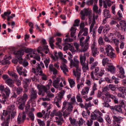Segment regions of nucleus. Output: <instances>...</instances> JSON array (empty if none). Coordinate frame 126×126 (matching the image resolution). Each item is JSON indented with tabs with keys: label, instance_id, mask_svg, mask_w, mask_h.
I'll list each match as a JSON object with an SVG mask.
<instances>
[{
	"label": "nucleus",
	"instance_id": "nucleus-1",
	"mask_svg": "<svg viewBox=\"0 0 126 126\" xmlns=\"http://www.w3.org/2000/svg\"><path fill=\"white\" fill-rule=\"evenodd\" d=\"M68 54L69 55V57H68V60L70 61V66H73L76 68V71L74 70H73V73L74 75L77 77V82H78L80 79V76L81 70L80 68H79V61L77 59L74 58V62L72 59L71 58H72L73 56L70 52H68Z\"/></svg>",
	"mask_w": 126,
	"mask_h": 126
},
{
	"label": "nucleus",
	"instance_id": "nucleus-2",
	"mask_svg": "<svg viewBox=\"0 0 126 126\" xmlns=\"http://www.w3.org/2000/svg\"><path fill=\"white\" fill-rule=\"evenodd\" d=\"M92 11L89 8H87V16H88L89 18V22L91 23L92 22V23L90 27V31L91 32L92 31L94 26L95 23V15H94L92 16Z\"/></svg>",
	"mask_w": 126,
	"mask_h": 126
},
{
	"label": "nucleus",
	"instance_id": "nucleus-3",
	"mask_svg": "<svg viewBox=\"0 0 126 126\" xmlns=\"http://www.w3.org/2000/svg\"><path fill=\"white\" fill-rule=\"evenodd\" d=\"M36 63V61L35 60H31V64L33 67H34L32 68V72L37 75H38L39 73L40 74H42L43 71L42 70L41 67L40 66V64L37 63L36 65L34 66Z\"/></svg>",
	"mask_w": 126,
	"mask_h": 126
},
{
	"label": "nucleus",
	"instance_id": "nucleus-4",
	"mask_svg": "<svg viewBox=\"0 0 126 126\" xmlns=\"http://www.w3.org/2000/svg\"><path fill=\"white\" fill-rule=\"evenodd\" d=\"M105 55L110 57L111 59H113L115 58L116 56L114 52V50L111 46L109 45H108L105 48Z\"/></svg>",
	"mask_w": 126,
	"mask_h": 126
},
{
	"label": "nucleus",
	"instance_id": "nucleus-5",
	"mask_svg": "<svg viewBox=\"0 0 126 126\" xmlns=\"http://www.w3.org/2000/svg\"><path fill=\"white\" fill-rule=\"evenodd\" d=\"M24 51L22 49H20L18 51H15L13 52L14 55H16L15 58L17 59L18 62L20 64L23 63V60L22 56L24 55Z\"/></svg>",
	"mask_w": 126,
	"mask_h": 126
},
{
	"label": "nucleus",
	"instance_id": "nucleus-6",
	"mask_svg": "<svg viewBox=\"0 0 126 126\" xmlns=\"http://www.w3.org/2000/svg\"><path fill=\"white\" fill-rule=\"evenodd\" d=\"M86 56L84 54L83 56L82 55H80V62L82 66V69L84 72H86L87 71V65L85 62L86 59Z\"/></svg>",
	"mask_w": 126,
	"mask_h": 126
},
{
	"label": "nucleus",
	"instance_id": "nucleus-7",
	"mask_svg": "<svg viewBox=\"0 0 126 126\" xmlns=\"http://www.w3.org/2000/svg\"><path fill=\"white\" fill-rule=\"evenodd\" d=\"M37 88L39 90L38 94L39 95L42 94V96H44L45 93H47L48 90L46 87L38 84L37 85Z\"/></svg>",
	"mask_w": 126,
	"mask_h": 126
},
{
	"label": "nucleus",
	"instance_id": "nucleus-8",
	"mask_svg": "<svg viewBox=\"0 0 126 126\" xmlns=\"http://www.w3.org/2000/svg\"><path fill=\"white\" fill-rule=\"evenodd\" d=\"M84 39V37H82L80 39V44L82 48L81 50V52H84L87 50V38L84 41L83 40Z\"/></svg>",
	"mask_w": 126,
	"mask_h": 126
},
{
	"label": "nucleus",
	"instance_id": "nucleus-9",
	"mask_svg": "<svg viewBox=\"0 0 126 126\" xmlns=\"http://www.w3.org/2000/svg\"><path fill=\"white\" fill-rule=\"evenodd\" d=\"M56 115L58 116V117H55L56 122L58 125H62L61 121H63L62 117V113L60 111H59L56 113Z\"/></svg>",
	"mask_w": 126,
	"mask_h": 126
},
{
	"label": "nucleus",
	"instance_id": "nucleus-10",
	"mask_svg": "<svg viewBox=\"0 0 126 126\" xmlns=\"http://www.w3.org/2000/svg\"><path fill=\"white\" fill-rule=\"evenodd\" d=\"M104 72L103 69L102 68H101L99 70V67H95L94 72L95 77L99 78H100L104 74Z\"/></svg>",
	"mask_w": 126,
	"mask_h": 126
},
{
	"label": "nucleus",
	"instance_id": "nucleus-11",
	"mask_svg": "<svg viewBox=\"0 0 126 126\" xmlns=\"http://www.w3.org/2000/svg\"><path fill=\"white\" fill-rule=\"evenodd\" d=\"M113 119V123L114 126H121L120 124L121 122V119L120 118L117 117L115 115L112 116Z\"/></svg>",
	"mask_w": 126,
	"mask_h": 126
},
{
	"label": "nucleus",
	"instance_id": "nucleus-12",
	"mask_svg": "<svg viewBox=\"0 0 126 126\" xmlns=\"http://www.w3.org/2000/svg\"><path fill=\"white\" fill-rule=\"evenodd\" d=\"M37 92L36 90L33 89L31 92V94L30 95V101H34L36 99L38 95L37 94Z\"/></svg>",
	"mask_w": 126,
	"mask_h": 126
},
{
	"label": "nucleus",
	"instance_id": "nucleus-13",
	"mask_svg": "<svg viewBox=\"0 0 126 126\" xmlns=\"http://www.w3.org/2000/svg\"><path fill=\"white\" fill-rule=\"evenodd\" d=\"M28 98V95L25 93L23 94L22 96L17 101L16 103L19 104V103L22 102L23 103H25Z\"/></svg>",
	"mask_w": 126,
	"mask_h": 126
},
{
	"label": "nucleus",
	"instance_id": "nucleus-14",
	"mask_svg": "<svg viewBox=\"0 0 126 126\" xmlns=\"http://www.w3.org/2000/svg\"><path fill=\"white\" fill-rule=\"evenodd\" d=\"M98 116L97 114H95L93 113V114H91V118L92 120H90V122L89 121H87V125L88 126H91L93 124V120H95L97 119Z\"/></svg>",
	"mask_w": 126,
	"mask_h": 126
},
{
	"label": "nucleus",
	"instance_id": "nucleus-15",
	"mask_svg": "<svg viewBox=\"0 0 126 126\" xmlns=\"http://www.w3.org/2000/svg\"><path fill=\"white\" fill-rule=\"evenodd\" d=\"M26 117L25 114H24L22 115L21 113H19L17 118V122L18 123L20 124L23 123L26 119Z\"/></svg>",
	"mask_w": 126,
	"mask_h": 126
},
{
	"label": "nucleus",
	"instance_id": "nucleus-16",
	"mask_svg": "<svg viewBox=\"0 0 126 126\" xmlns=\"http://www.w3.org/2000/svg\"><path fill=\"white\" fill-rule=\"evenodd\" d=\"M110 108L112 110H115L119 113H122V108H123L119 105H115L114 106H110Z\"/></svg>",
	"mask_w": 126,
	"mask_h": 126
},
{
	"label": "nucleus",
	"instance_id": "nucleus-17",
	"mask_svg": "<svg viewBox=\"0 0 126 126\" xmlns=\"http://www.w3.org/2000/svg\"><path fill=\"white\" fill-rule=\"evenodd\" d=\"M11 59V57L10 55H6L4 58L2 62V64H9L10 63V62L9 60Z\"/></svg>",
	"mask_w": 126,
	"mask_h": 126
},
{
	"label": "nucleus",
	"instance_id": "nucleus-18",
	"mask_svg": "<svg viewBox=\"0 0 126 126\" xmlns=\"http://www.w3.org/2000/svg\"><path fill=\"white\" fill-rule=\"evenodd\" d=\"M4 91L5 94H3L2 96L3 98H7L9 97V94L11 93L10 90L9 88L7 87L5 89Z\"/></svg>",
	"mask_w": 126,
	"mask_h": 126
},
{
	"label": "nucleus",
	"instance_id": "nucleus-19",
	"mask_svg": "<svg viewBox=\"0 0 126 126\" xmlns=\"http://www.w3.org/2000/svg\"><path fill=\"white\" fill-rule=\"evenodd\" d=\"M10 119V116L9 115L6 117V119L4 120L3 122L1 124L2 126H9Z\"/></svg>",
	"mask_w": 126,
	"mask_h": 126
},
{
	"label": "nucleus",
	"instance_id": "nucleus-20",
	"mask_svg": "<svg viewBox=\"0 0 126 126\" xmlns=\"http://www.w3.org/2000/svg\"><path fill=\"white\" fill-rule=\"evenodd\" d=\"M60 80V78L58 77L57 78L56 80H55L53 81V86L56 88H59V82Z\"/></svg>",
	"mask_w": 126,
	"mask_h": 126
},
{
	"label": "nucleus",
	"instance_id": "nucleus-21",
	"mask_svg": "<svg viewBox=\"0 0 126 126\" xmlns=\"http://www.w3.org/2000/svg\"><path fill=\"white\" fill-rule=\"evenodd\" d=\"M60 68L65 75L66 76L68 75V74L66 73V72H68L69 71L66 64H62L60 66Z\"/></svg>",
	"mask_w": 126,
	"mask_h": 126
},
{
	"label": "nucleus",
	"instance_id": "nucleus-22",
	"mask_svg": "<svg viewBox=\"0 0 126 126\" xmlns=\"http://www.w3.org/2000/svg\"><path fill=\"white\" fill-rule=\"evenodd\" d=\"M119 70V73L118 75V76L121 78L123 79L125 77L124 75L125 72L124 69L122 67H121L120 68Z\"/></svg>",
	"mask_w": 126,
	"mask_h": 126
},
{
	"label": "nucleus",
	"instance_id": "nucleus-23",
	"mask_svg": "<svg viewBox=\"0 0 126 126\" xmlns=\"http://www.w3.org/2000/svg\"><path fill=\"white\" fill-rule=\"evenodd\" d=\"M80 14L81 15V18L82 20H84L85 19V16H87V9L84 8L80 11Z\"/></svg>",
	"mask_w": 126,
	"mask_h": 126
},
{
	"label": "nucleus",
	"instance_id": "nucleus-24",
	"mask_svg": "<svg viewBox=\"0 0 126 126\" xmlns=\"http://www.w3.org/2000/svg\"><path fill=\"white\" fill-rule=\"evenodd\" d=\"M104 95L106 96L105 101L109 103L111 101L110 99V94L108 92H104Z\"/></svg>",
	"mask_w": 126,
	"mask_h": 126
},
{
	"label": "nucleus",
	"instance_id": "nucleus-25",
	"mask_svg": "<svg viewBox=\"0 0 126 126\" xmlns=\"http://www.w3.org/2000/svg\"><path fill=\"white\" fill-rule=\"evenodd\" d=\"M108 68L106 69H107L108 71H110L112 73H114L115 70V67L113 65L110 64L108 65Z\"/></svg>",
	"mask_w": 126,
	"mask_h": 126
},
{
	"label": "nucleus",
	"instance_id": "nucleus-26",
	"mask_svg": "<svg viewBox=\"0 0 126 126\" xmlns=\"http://www.w3.org/2000/svg\"><path fill=\"white\" fill-rule=\"evenodd\" d=\"M103 13L104 17L110 18L111 17V15L110 13V11L108 10L105 9L103 10Z\"/></svg>",
	"mask_w": 126,
	"mask_h": 126
},
{
	"label": "nucleus",
	"instance_id": "nucleus-27",
	"mask_svg": "<svg viewBox=\"0 0 126 126\" xmlns=\"http://www.w3.org/2000/svg\"><path fill=\"white\" fill-rule=\"evenodd\" d=\"M120 24L121 27V30L125 31L126 30V24L125 20H122L120 22Z\"/></svg>",
	"mask_w": 126,
	"mask_h": 126
},
{
	"label": "nucleus",
	"instance_id": "nucleus-28",
	"mask_svg": "<svg viewBox=\"0 0 126 126\" xmlns=\"http://www.w3.org/2000/svg\"><path fill=\"white\" fill-rule=\"evenodd\" d=\"M91 49L93 55L94 57H95L97 53H98L99 52L97 51L96 48L95 47L94 45H93Z\"/></svg>",
	"mask_w": 126,
	"mask_h": 126
},
{
	"label": "nucleus",
	"instance_id": "nucleus-29",
	"mask_svg": "<svg viewBox=\"0 0 126 126\" xmlns=\"http://www.w3.org/2000/svg\"><path fill=\"white\" fill-rule=\"evenodd\" d=\"M5 83L10 87H13L14 85L13 80L10 79H8L5 81Z\"/></svg>",
	"mask_w": 126,
	"mask_h": 126
},
{
	"label": "nucleus",
	"instance_id": "nucleus-30",
	"mask_svg": "<svg viewBox=\"0 0 126 126\" xmlns=\"http://www.w3.org/2000/svg\"><path fill=\"white\" fill-rule=\"evenodd\" d=\"M11 13V11L10 10H8L7 11L5 12L3 14H1V16L4 19H6L5 16H7L8 17Z\"/></svg>",
	"mask_w": 126,
	"mask_h": 126
},
{
	"label": "nucleus",
	"instance_id": "nucleus-31",
	"mask_svg": "<svg viewBox=\"0 0 126 126\" xmlns=\"http://www.w3.org/2000/svg\"><path fill=\"white\" fill-rule=\"evenodd\" d=\"M76 29L75 28L72 27H71L70 31L71 32L70 33L71 36L72 37H74V38H76V36H75V34L76 32Z\"/></svg>",
	"mask_w": 126,
	"mask_h": 126
},
{
	"label": "nucleus",
	"instance_id": "nucleus-32",
	"mask_svg": "<svg viewBox=\"0 0 126 126\" xmlns=\"http://www.w3.org/2000/svg\"><path fill=\"white\" fill-rule=\"evenodd\" d=\"M7 110L8 111L11 113V112L16 111L15 106L14 105H12L9 106L7 108Z\"/></svg>",
	"mask_w": 126,
	"mask_h": 126
},
{
	"label": "nucleus",
	"instance_id": "nucleus-33",
	"mask_svg": "<svg viewBox=\"0 0 126 126\" xmlns=\"http://www.w3.org/2000/svg\"><path fill=\"white\" fill-rule=\"evenodd\" d=\"M54 42V40L53 39V37H50L49 39V43L51 48L54 49V45L53 43Z\"/></svg>",
	"mask_w": 126,
	"mask_h": 126
},
{
	"label": "nucleus",
	"instance_id": "nucleus-34",
	"mask_svg": "<svg viewBox=\"0 0 126 126\" xmlns=\"http://www.w3.org/2000/svg\"><path fill=\"white\" fill-rule=\"evenodd\" d=\"M16 89V93L17 95L20 94L23 91V89L21 87H18V88L15 87Z\"/></svg>",
	"mask_w": 126,
	"mask_h": 126
},
{
	"label": "nucleus",
	"instance_id": "nucleus-35",
	"mask_svg": "<svg viewBox=\"0 0 126 126\" xmlns=\"http://www.w3.org/2000/svg\"><path fill=\"white\" fill-rule=\"evenodd\" d=\"M69 120L71 124L72 125L77 126V123L76 121V120L74 118H72L70 117Z\"/></svg>",
	"mask_w": 126,
	"mask_h": 126
},
{
	"label": "nucleus",
	"instance_id": "nucleus-36",
	"mask_svg": "<svg viewBox=\"0 0 126 126\" xmlns=\"http://www.w3.org/2000/svg\"><path fill=\"white\" fill-rule=\"evenodd\" d=\"M82 95L83 96V97L85 99L86 101H87V98L86 97L87 96H84L87 93V87H85L84 89H82V90L81 92Z\"/></svg>",
	"mask_w": 126,
	"mask_h": 126
},
{
	"label": "nucleus",
	"instance_id": "nucleus-37",
	"mask_svg": "<svg viewBox=\"0 0 126 126\" xmlns=\"http://www.w3.org/2000/svg\"><path fill=\"white\" fill-rule=\"evenodd\" d=\"M97 87V86L96 84L95 83H94L92 87V90L91 91L90 94V95H92L94 94V91L95 90H97V89L96 88Z\"/></svg>",
	"mask_w": 126,
	"mask_h": 126
},
{
	"label": "nucleus",
	"instance_id": "nucleus-38",
	"mask_svg": "<svg viewBox=\"0 0 126 126\" xmlns=\"http://www.w3.org/2000/svg\"><path fill=\"white\" fill-rule=\"evenodd\" d=\"M98 43L99 45H104V42L103 38L101 37H100L98 40Z\"/></svg>",
	"mask_w": 126,
	"mask_h": 126
},
{
	"label": "nucleus",
	"instance_id": "nucleus-39",
	"mask_svg": "<svg viewBox=\"0 0 126 126\" xmlns=\"http://www.w3.org/2000/svg\"><path fill=\"white\" fill-rule=\"evenodd\" d=\"M13 78H14L15 80L17 79H18V77L17 74L14 72H11L9 74Z\"/></svg>",
	"mask_w": 126,
	"mask_h": 126
},
{
	"label": "nucleus",
	"instance_id": "nucleus-40",
	"mask_svg": "<svg viewBox=\"0 0 126 126\" xmlns=\"http://www.w3.org/2000/svg\"><path fill=\"white\" fill-rule=\"evenodd\" d=\"M70 87L72 88L74 86L75 83L74 81L72 79H70L68 80Z\"/></svg>",
	"mask_w": 126,
	"mask_h": 126
},
{
	"label": "nucleus",
	"instance_id": "nucleus-41",
	"mask_svg": "<svg viewBox=\"0 0 126 126\" xmlns=\"http://www.w3.org/2000/svg\"><path fill=\"white\" fill-rule=\"evenodd\" d=\"M50 61V59L49 58H47L44 61V62L46 68L48 67V65Z\"/></svg>",
	"mask_w": 126,
	"mask_h": 126
},
{
	"label": "nucleus",
	"instance_id": "nucleus-42",
	"mask_svg": "<svg viewBox=\"0 0 126 126\" xmlns=\"http://www.w3.org/2000/svg\"><path fill=\"white\" fill-rule=\"evenodd\" d=\"M23 69V67L22 66H17L16 67L17 71L20 75H22V70Z\"/></svg>",
	"mask_w": 126,
	"mask_h": 126
},
{
	"label": "nucleus",
	"instance_id": "nucleus-43",
	"mask_svg": "<svg viewBox=\"0 0 126 126\" xmlns=\"http://www.w3.org/2000/svg\"><path fill=\"white\" fill-rule=\"evenodd\" d=\"M28 116L32 121H33L34 120V114L32 111L30 112L28 114Z\"/></svg>",
	"mask_w": 126,
	"mask_h": 126
},
{
	"label": "nucleus",
	"instance_id": "nucleus-44",
	"mask_svg": "<svg viewBox=\"0 0 126 126\" xmlns=\"http://www.w3.org/2000/svg\"><path fill=\"white\" fill-rule=\"evenodd\" d=\"M56 40L57 41L56 43V45L58 46H60V44L62 41V39L60 38H56Z\"/></svg>",
	"mask_w": 126,
	"mask_h": 126
},
{
	"label": "nucleus",
	"instance_id": "nucleus-45",
	"mask_svg": "<svg viewBox=\"0 0 126 126\" xmlns=\"http://www.w3.org/2000/svg\"><path fill=\"white\" fill-rule=\"evenodd\" d=\"M37 121L38 124L40 126H45V124L44 121H42L39 119H37Z\"/></svg>",
	"mask_w": 126,
	"mask_h": 126
},
{
	"label": "nucleus",
	"instance_id": "nucleus-46",
	"mask_svg": "<svg viewBox=\"0 0 126 126\" xmlns=\"http://www.w3.org/2000/svg\"><path fill=\"white\" fill-rule=\"evenodd\" d=\"M126 95V92H120L118 94L117 96L119 97H122L124 98L125 95Z\"/></svg>",
	"mask_w": 126,
	"mask_h": 126
},
{
	"label": "nucleus",
	"instance_id": "nucleus-47",
	"mask_svg": "<svg viewBox=\"0 0 126 126\" xmlns=\"http://www.w3.org/2000/svg\"><path fill=\"white\" fill-rule=\"evenodd\" d=\"M76 98L78 102L81 103L82 102V100L81 96L80 95V94H79L77 95L76 96Z\"/></svg>",
	"mask_w": 126,
	"mask_h": 126
},
{
	"label": "nucleus",
	"instance_id": "nucleus-48",
	"mask_svg": "<svg viewBox=\"0 0 126 126\" xmlns=\"http://www.w3.org/2000/svg\"><path fill=\"white\" fill-rule=\"evenodd\" d=\"M85 122V121L82 118H80L79 120L77 122V125H78L79 126H80L82 125L83 123Z\"/></svg>",
	"mask_w": 126,
	"mask_h": 126
},
{
	"label": "nucleus",
	"instance_id": "nucleus-49",
	"mask_svg": "<svg viewBox=\"0 0 126 126\" xmlns=\"http://www.w3.org/2000/svg\"><path fill=\"white\" fill-rule=\"evenodd\" d=\"M116 88L115 85L113 84H110L109 85V88L112 91H115Z\"/></svg>",
	"mask_w": 126,
	"mask_h": 126
},
{
	"label": "nucleus",
	"instance_id": "nucleus-50",
	"mask_svg": "<svg viewBox=\"0 0 126 126\" xmlns=\"http://www.w3.org/2000/svg\"><path fill=\"white\" fill-rule=\"evenodd\" d=\"M98 64V62H96L92 63L90 69L92 70L94 69V68H95V67Z\"/></svg>",
	"mask_w": 126,
	"mask_h": 126
},
{
	"label": "nucleus",
	"instance_id": "nucleus-51",
	"mask_svg": "<svg viewBox=\"0 0 126 126\" xmlns=\"http://www.w3.org/2000/svg\"><path fill=\"white\" fill-rule=\"evenodd\" d=\"M64 93V91H62L59 94L58 97V98L62 99L63 97V96Z\"/></svg>",
	"mask_w": 126,
	"mask_h": 126
},
{
	"label": "nucleus",
	"instance_id": "nucleus-52",
	"mask_svg": "<svg viewBox=\"0 0 126 126\" xmlns=\"http://www.w3.org/2000/svg\"><path fill=\"white\" fill-rule=\"evenodd\" d=\"M105 119L109 124H110L111 123V119L109 115H108L107 117H105Z\"/></svg>",
	"mask_w": 126,
	"mask_h": 126
},
{
	"label": "nucleus",
	"instance_id": "nucleus-53",
	"mask_svg": "<svg viewBox=\"0 0 126 126\" xmlns=\"http://www.w3.org/2000/svg\"><path fill=\"white\" fill-rule=\"evenodd\" d=\"M63 116L64 118L65 117L67 116L68 115L70 114V113L66 109L63 112Z\"/></svg>",
	"mask_w": 126,
	"mask_h": 126
},
{
	"label": "nucleus",
	"instance_id": "nucleus-54",
	"mask_svg": "<svg viewBox=\"0 0 126 126\" xmlns=\"http://www.w3.org/2000/svg\"><path fill=\"white\" fill-rule=\"evenodd\" d=\"M63 116L64 118L65 117L67 116L68 115L70 114V113L66 109L63 112Z\"/></svg>",
	"mask_w": 126,
	"mask_h": 126
},
{
	"label": "nucleus",
	"instance_id": "nucleus-55",
	"mask_svg": "<svg viewBox=\"0 0 126 126\" xmlns=\"http://www.w3.org/2000/svg\"><path fill=\"white\" fill-rule=\"evenodd\" d=\"M80 20L79 19H77L75 20V24L73 25L74 26H79V24Z\"/></svg>",
	"mask_w": 126,
	"mask_h": 126
},
{
	"label": "nucleus",
	"instance_id": "nucleus-56",
	"mask_svg": "<svg viewBox=\"0 0 126 126\" xmlns=\"http://www.w3.org/2000/svg\"><path fill=\"white\" fill-rule=\"evenodd\" d=\"M25 52L26 53L29 54H32V53L33 54H35L33 52L32 49L31 48H27L25 50Z\"/></svg>",
	"mask_w": 126,
	"mask_h": 126
},
{
	"label": "nucleus",
	"instance_id": "nucleus-57",
	"mask_svg": "<svg viewBox=\"0 0 126 126\" xmlns=\"http://www.w3.org/2000/svg\"><path fill=\"white\" fill-rule=\"evenodd\" d=\"M109 61V60L107 58H103L102 60V63L104 66H105L106 63Z\"/></svg>",
	"mask_w": 126,
	"mask_h": 126
},
{
	"label": "nucleus",
	"instance_id": "nucleus-58",
	"mask_svg": "<svg viewBox=\"0 0 126 126\" xmlns=\"http://www.w3.org/2000/svg\"><path fill=\"white\" fill-rule=\"evenodd\" d=\"M117 89L120 92H125V89L123 87H117Z\"/></svg>",
	"mask_w": 126,
	"mask_h": 126
},
{
	"label": "nucleus",
	"instance_id": "nucleus-59",
	"mask_svg": "<svg viewBox=\"0 0 126 126\" xmlns=\"http://www.w3.org/2000/svg\"><path fill=\"white\" fill-rule=\"evenodd\" d=\"M119 106L122 107H124L125 106V102L124 101V100H121L119 101Z\"/></svg>",
	"mask_w": 126,
	"mask_h": 126
},
{
	"label": "nucleus",
	"instance_id": "nucleus-60",
	"mask_svg": "<svg viewBox=\"0 0 126 126\" xmlns=\"http://www.w3.org/2000/svg\"><path fill=\"white\" fill-rule=\"evenodd\" d=\"M104 29L103 31V32L105 33V32H106L107 31H108L110 29V27L108 25H105L104 27Z\"/></svg>",
	"mask_w": 126,
	"mask_h": 126
},
{
	"label": "nucleus",
	"instance_id": "nucleus-61",
	"mask_svg": "<svg viewBox=\"0 0 126 126\" xmlns=\"http://www.w3.org/2000/svg\"><path fill=\"white\" fill-rule=\"evenodd\" d=\"M15 81L16 84L17 86H19L21 85V82L20 80L17 79L15 80Z\"/></svg>",
	"mask_w": 126,
	"mask_h": 126
},
{
	"label": "nucleus",
	"instance_id": "nucleus-62",
	"mask_svg": "<svg viewBox=\"0 0 126 126\" xmlns=\"http://www.w3.org/2000/svg\"><path fill=\"white\" fill-rule=\"evenodd\" d=\"M39 74L40 75L41 74H42L41 75L42 76V79L43 80H46L47 79V78L46 75H45L44 74H42V73L41 74L39 73Z\"/></svg>",
	"mask_w": 126,
	"mask_h": 126
},
{
	"label": "nucleus",
	"instance_id": "nucleus-63",
	"mask_svg": "<svg viewBox=\"0 0 126 126\" xmlns=\"http://www.w3.org/2000/svg\"><path fill=\"white\" fill-rule=\"evenodd\" d=\"M21 104L18 107V109L21 110H23L24 109V105L25 103H23L22 102H20Z\"/></svg>",
	"mask_w": 126,
	"mask_h": 126
},
{
	"label": "nucleus",
	"instance_id": "nucleus-64",
	"mask_svg": "<svg viewBox=\"0 0 126 126\" xmlns=\"http://www.w3.org/2000/svg\"><path fill=\"white\" fill-rule=\"evenodd\" d=\"M98 9V7L97 5L96 4H94L93 7V10L94 12L96 13Z\"/></svg>",
	"mask_w": 126,
	"mask_h": 126
}]
</instances>
